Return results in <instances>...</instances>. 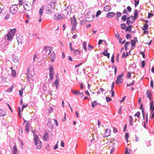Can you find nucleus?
<instances>
[{
    "label": "nucleus",
    "mask_w": 154,
    "mask_h": 154,
    "mask_svg": "<svg viewBox=\"0 0 154 154\" xmlns=\"http://www.w3.org/2000/svg\"><path fill=\"white\" fill-rule=\"evenodd\" d=\"M17 147L16 145H14L13 147L12 154H17Z\"/></svg>",
    "instance_id": "nucleus-21"
},
{
    "label": "nucleus",
    "mask_w": 154,
    "mask_h": 154,
    "mask_svg": "<svg viewBox=\"0 0 154 154\" xmlns=\"http://www.w3.org/2000/svg\"><path fill=\"white\" fill-rule=\"evenodd\" d=\"M34 141L35 145L38 149H40L42 146V143L39 140L38 136L36 135H34Z\"/></svg>",
    "instance_id": "nucleus-3"
},
{
    "label": "nucleus",
    "mask_w": 154,
    "mask_h": 154,
    "mask_svg": "<svg viewBox=\"0 0 154 154\" xmlns=\"http://www.w3.org/2000/svg\"><path fill=\"white\" fill-rule=\"evenodd\" d=\"M80 97H82L83 96V94L82 92H80L79 91L78 92Z\"/></svg>",
    "instance_id": "nucleus-60"
},
{
    "label": "nucleus",
    "mask_w": 154,
    "mask_h": 154,
    "mask_svg": "<svg viewBox=\"0 0 154 154\" xmlns=\"http://www.w3.org/2000/svg\"><path fill=\"white\" fill-rule=\"evenodd\" d=\"M43 138L45 141L49 139L48 134L47 133H46L44 134Z\"/></svg>",
    "instance_id": "nucleus-23"
},
{
    "label": "nucleus",
    "mask_w": 154,
    "mask_h": 154,
    "mask_svg": "<svg viewBox=\"0 0 154 154\" xmlns=\"http://www.w3.org/2000/svg\"><path fill=\"white\" fill-rule=\"evenodd\" d=\"M50 58L51 59L52 62H53L55 59V54L54 52L51 53L50 57Z\"/></svg>",
    "instance_id": "nucleus-16"
},
{
    "label": "nucleus",
    "mask_w": 154,
    "mask_h": 154,
    "mask_svg": "<svg viewBox=\"0 0 154 154\" xmlns=\"http://www.w3.org/2000/svg\"><path fill=\"white\" fill-rule=\"evenodd\" d=\"M107 48L106 49H105L103 52L102 53V54L104 56H106L108 58H109L110 54L109 53H107Z\"/></svg>",
    "instance_id": "nucleus-15"
},
{
    "label": "nucleus",
    "mask_w": 154,
    "mask_h": 154,
    "mask_svg": "<svg viewBox=\"0 0 154 154\" xmlns=\"http://www.w3.org/2000/svg\"><path fill=\"white\" fill-rule=\"evenodd\" d=\"M139 0H138L137 1L136 0H134L135 2V4H134V6L135 7H137V6L138 5L139 3Z\"/></svg>",
    "instance_id": "nucleus-41"
},
{
    "label": "nucleus",
    "mask_w": 154,
    "mask_h": 154,
    "mask_svg": "<svg viewBox=\"0 0 154 154\" xmlns=\"http://www.w3.org/2000/svg\"><path fill=\"white\" fill-rule=\"evenodd\" d=\"M29 125L28 123H27L25 127V130L26 132L28 133L29 132Z\"/></svg>",
    "instance_id": "nucleus-26"
},
{
    "label": "nucleus",
    "mask_w": 154,
    "mask_h": 154,
    "mask_svg": "<svg viewBox=\"0 0 154 154\" xmlns=\"http://www.w3.org/2000/svg\"><path fill=\"white\" fill-rule=\"evenodd\" d=\"M73 53L76 56L78 54H79L80 53V52L78 50H75L73 51Z\"/></svg>",
    "instance_id": "nucleus-24"
},
{
    "label": "nucleus",
    "mask_w": 154,
    "mask_h": 154,
    "mask_svg": "<svg viewBox=\"0 0 154 154\" xmlns=\"http://www.w3.org/2000/svg\"><path fill=\"white\" fill-rule=\"evenodd\" d=\"M124 76V74L123 73H121L120 75H118L117 77V80L116 81V83L117 84L122 83L123 80L122 77Z\"/></svg>",
    "instance_id": "nucleus-7"
},
{
    "label": "nucleus",
    "mask_w": 154,
    "mask_h": 154,
    "mask_svg": "<svg viewBox=\"0 0 154 154\" xmlns=\"http://www.w3.org/2000/svg\"><path fill=\"white\" fill-rule=\"evenodd\" d=\"M111 61L112 63H114V56L113 55H112L111 57Z\"/></svg>",
    "instance_id": "nucleus-59"
},
{
    "label": "nucleus",
    "mask_w": 154,
    "mask_h": 154,
    "mask_svg": "<svg viewBox=\"0 0 154 154\" xmlns=\"http://www.w3.org/2000/svg\"><path fill=\"white\" fill-rule=\"evenodd\" d=\"M13 87V86H12L11 88H10L9 89L6 90V91L8 92H11L12 91Z\"/></svg>",
    "instance_id": "nucleus-43"
},
{
    "label": "nucleus",
    "mask_w": 154,
    "mask_h": 154,
    "mask_svg": "<svg viewBox=\"0 0 154 154\" xmlns=\"http://www.w3.org/2000/svg\"><path fill=\"white\" fill-rule=\"evenodd\" d=\"M47 125L50 128H54L53 123L49 121L47 123Z\"/></svg>",
    "instance_id": "nucleus-20"
},
{
    "label": "nucleus",
    "mask_w": 154,
    "mask_h": 154,
    "mask_svg": "<svg viewBox=\"0 0 154 154\" xmlns=\"http://www.w3.org/2000/svg\"><path fill=\"white\" fill-rule=\"evenodd\" d=\"M23 93V89H22L21 90H19V94L21 96H22Z\"/></svg>",
    "instance_id": "nucleus-56"
},
{
    "label": "nucleus",
    "mask_w": 154,
    "mask_h": 154,
    "mask_svg": "<svg viewBox=\"0 0 154 154\" xmlns=\"http://www.w3.org/2000/svg\"><path fill=\"white\" fill-rule=\"evenodd\" d=\"M129 117V120H130L129 124L130 125H132L133 119L132 118V116H130Z\"/></svg>",
    "instance_id": "nucleus-35"
},
{
    "label": "nucleus",
    "mask_w": 154,
    "mask_h": 154,
    "mask_svg": "<svg viewBox=\"0 0 154 154\" xmlns=\"http://www.w3.org/2000/svg\"><path fill=\"white\" fill-rule=\"evenodd\" d=\"M6 113L5 109H0V116H4L6 114Z\"/></svg>",
    "instance_id": "nucleus-18"
},
{
    "label": "nucleus",
    "mask_w": 154,
    "mask_h": 154,
    "mask_svg": "<svg viewBox=\"0 0 154 154\" xmlns=\"http://www.w3.org/2000/svg\"><path fill=\"white\" fill-rule=\"evenodd\" d=\"M131 77V73L129 72H128L127 77L128 78L130 79Z\"/></svg>",
    "instance_id": "nucleus-49"
},
{
    "label": "nucleus",
    "mask_w": 154,
    "mask_h": 154,
    "mask_svg": "<svg viewBox=\"0 0 154 154\" xmlns=\"http://www.w3.org/2000/svg\"><path fill=\"white\" fill-rule=\"evenodd\" d=\"M71 91L74 95H77L78 93L79 92V91L74 90H72Z\"/></svg>",
    "instance_id": "nucleus-40"
},
{
    "label": "nucleus",
    "mask_w": 154,
    "mask_h": 154,
    "mask_svg": "<svg viewBox=\"0 0 154 154\" xmlns=\"http://www.w3.org/2000/svg\"><path fill=\"white\" fill-rule=\"evenodd\" d=\"M23 133V130L22 128H20L19 130V134H22Z\"/></svg>",
    "instance_id": "nucleus-61"
},
{
    "label": "nucleus",
    "mask_w": 154,
    "mask_h": 154,
    "mask_svg": "<svg viewBox=\"0 0 154 154\" xmlns=\"http://www.w3.org/2000/svg\"><path fill=\"white\" fill-rule=\"evenodd\" d=\"M16 37L18 44L23 42L24 38L22 35L18 34L16 35Z\"/></svg>",
    "instance_id": "nucleus-9"
},
{
    "label": "nucleus",
    "mask_w": 154,
    "mask_h": 154,
    "mask_svg": "<svg viewBox=\"0 0 154 154\" xmlns=\"http://www.w3.org/2000/svg\"><path fill=\"white\" fill-rule=\"evenodd\" d=\"M121 16V13L120 12H118L117 13V17H119Z\"/></svg>",
    "instance_id": "nucleus-64"
},
{
    "label": "nucleus",
    "mask_w": 154,
    "mask_h": 154,
    "mask_svg": "<svg viewBox=\"0 0 154 154\" xmlns=\"http://www.w3.org/2000/svg\"><path fill=\"white\" fill-rule=\"evenodd\" d=\"M29 1H25L23 3V9L20 11V12H25L26 11H31L33 8V5Z\"/></svg>",
    "instance_id": "nucleus-1"
},
{
    "label": "nucleus",
    "mask_w": 154,
    "mask_h": 154,
    "mask_svg": "<svg viewBox=\"0 0 154 154\" xmlns=\"http://www.w3.org/2000/svg\"><path fill=\"white\" fill-rule=\"evenodd\" d=\"M110 132L111 130L109 129L108 128L106 129L105 134V137H107L109 136L110 135Z\"/></svg>",
    "instance_id": "nucleus-19"
},
{
    "label": "nucleus",
    "mask_w": 154,
    "mask_h": 154,
    "mask_svg": "<svg viewBox=\"0 0 154 154\" xmlns=\"http://www.w3.org/2000/svg\"><path fill=\"white\" fill-rule=\"evenodd\" d=\"M97 104V102L96 101H93L92 103L91 106L93 108L95 106H96Z\"/></svg>",
    "instance_id": "nucleus-34"
},
{
    "label": "nucleus",
    "mask_w": 154,
    "mask_h": 154,
    "mask_svg": "<svg viewBox=\"0 0 154 154\" xmlns=\"http://www.w3.org/2000/svg\"><path fill=\"white\" fill-rule=\"evenodd\" d=\"M135 18L133 16H131L128 17L127 20V24L128 25L133 23L135 20Z\"/></svg>",
    "instance_id": "nucleus-10"
},
{
    "label": "nucleus",
    "mask_w": 154,
    "mask_h": 154,
    "mask_svg": "<svg viewBox=\"0 0 154 154\" xmlns=\"http://www.w3.org/2000/svg\"><path fill=\"white\" fill-rule=\"evenodd\" d=\"M131 37V35L130 34H128L126 35V38L127 39L130 38Z\"/></svg>",
    "instance_id": "nucleus-53"
},
{
    "label": "nucleus",
    "mask_w": 154,
    "mask_h": 154,
    "mask_svg": "<svg viewBox=\"0 0 154 154\" xmlns=\"http://www.w3.org/2000/svg\"><path fill=\"white\" fill-rule=\"evenodd\" d=\"M150 86L152 88H153V82L152 80L151 81Z\"/></svg>",
    "instance_id": "nucleus-62"
},
{
    "label": "nucleus",
    "mask_w": 154,
    "mask_h": 154,
    "mask_svg": "<svg viewBox=\"0 0 154 154\" xmlns=\"http://www.w3.org/2000/svg\"><path fill=\"white\" fill-rule=\"evenodd\" d=\"M153 101H152L150 103V108L152 112L154 110V105H153Z\"/></svg>",
    "instance_id": "nucleus-22"
},
{
    "label": "nucleus",
    "mask_w": 154,
    "mask_h": 154,
    "mask_svg": "<svg viewBox=\"0 0 154 154\" xmlns=\"http://www.w3.org/2000/svg\"><path fill=\"white\" fill-rule=\"evenodd\" d=\"M18 8L17 7V5H13L10 8V11L12 14H14L16 13L17 11Z\"/></svg>",
    "instance_id": "nucleus-6"
},
{
    "label": "nucleus",
    "mask_w": 154,
    "mask_h": 154,
    "mask_svg": "<svg viewBox=\"0 0 154 154\" xmlns=\"http://www.w3.org/2000/svg\"><path fill=\"white\" fill-rule=\"evenodd\" d=\"M45 50L47 51H48V54H49L52 50L51 48L50 47H45Z\"/></svg>",
    "instance_id": "nucleus-29"
},
{
    "label": "nucleus",
    "mask_w": 154,
    "mask_h": 154,
    "mask_svg": "<svg viewBox=\"0 0 154 154\" xmlns=\"http://www.w3.org/2000/svg\"><path fill=\"white\" fill-rule=\"evenodd\" d=\"M23 0H19V5H23Z\"/></svg>",
    "instance_id": "nucleus-55"
},
{
    "label": "nucleus",
    "mask_w": 154,
    "mask_h": 154,
    "mask_svg": "<svg viewBox=\"0 0 154 154\" xmlns=\"http://www.w3.org/2000/svg\"><path fill=\"white\" fill-rule=\"evenodd\" d=\"M148 25L146 24L144 25L143 27V28H142V29L144 30V29L146 30H147L148 28Z\"/></svg>",
    "instance_id": "nucleus-42"
},
{
    "label": "nucleus",
    "mask_w": 154,
    "mask_h": 154,
    "mask_svg": "<svg viewBox=\"0 0 154 154\" xmlns=\"http://www.w3.org/2000/svg\"><path fill=\"white\" fill-rule=\"evenodd\" d=\"M127 9L129 12H130L131 10V8L130 6H128L127 7Z\"/></svg>",
    "instance_id": "nucleus-58"
},
{
    "label": "nucleus",
    "mask_w": 154,
    "mask_h": 154,
    "mask_svg": "<svg viewBox=\"0 0 154 154\" xmlns=\"http://www.w3.org/2000/svg\"><path fill=\"white\" fill-rule=\"evenodd\" d=\"M142 67L144 68L145 65V61L144 60L142 61L141 62Z\"/></svg>",
    "instance_id": "nucleus-50"
},
{
    "label": "nucleus",
    "mask_w": 154,
    "mask_h": 154,
    "mask_svg": "<svg viewBox=\"0 0 154 154\" xmlns=\"http://www.w3.org/2000/svg\"><path fill=\"white\" fill-rule=\"evenodd\" d=\"M87 43L85 41L83 43V48L85 51H87V49L86 47Z\"/></svg>",
    "instance_id": "nucleus-30"
},
{
    "label": "nucleus",
    "mask_w": 154,
    "mask_h": 154,
    "mask_svg": "<svg viewBox=\"0 0 154 154\" xmlns=\"http://www.w3.org/2000/svg\"><path fill=\"white\" fill-rule=\"evenodd\" d=\"M101 12L100 11V10L98 11L97 12L96 16V17H98L99 15H100L101 14Z\"/></svg>",
    "instance_id": "nucleus-48"
},
{
    "label": "nucleus",
    "mask_w": 154,
    "mask_h": 154,
    "mask_svg": "<svg viewBox=\"0 0 154 154\" xmlns=\"http://www.w3.org/2000/svg\"><path fill=\"white\" fill-rule=\"evenodd\" d=\"M121 28L124 29H125V26H126V25L125 23H123L121 24Z\"/></svg>",
    "instance_id": "nucleus-45"
},
{
    "label": "nucleus",
    "mask_w": 154,
    "mask_h": 154,
    "mask_svg": "<svg viewBox=\"0 0 154 154\" xmlns=\"http://www.w3.org/2000/svg\"><path fill=\"white\" fill-rule=\"evenodd\" d=\"M49 75L50 78L51 80H53L54 78V69L52 66H51L49 69Z\"/></svg>",
    "instance_id": "nucleus-11"
},
{
    "label": "nucleus",
    "mask_w": 154,
    "mask_h": 154,
    "mask_svg": "<svg viewBox=\"0 0 154 154\" xmlns=\"http://www.w3.org/2000/svg\"><path fill=\"white\" fill-rule=\"evenodd\" d=\"M121 19L123 21H125L127 19L126 16L125 15L121 17Z\"/></svg>",
    "instance_id": "nucleus-39"
},
{
    "label": "nucleus",
    "mask_w": 154,
    "mask_h": 154,
    "mask_svg": "<svg viewBox=\"0 0 154 154\" xmlns=\"http://www.w3.org/2000/svg\"><path fill=\"white\" fill-rule=\"evenodd\" d=\"M138 11L137 10H135L134 11V18H135V19L137 18L138 16Z\"/></svg>",
    "instance_id": "nucleus-31"
},
{
    "label": "nucleus",
    "mask_w": 154,
    "mask_h": 154,
    "mask_svg": "<svg viewBox=\"0 0 154 154\" xmlns=\"http://www.w3.org/2000/svg\"><path fill=\"white\" fill-rule=\"evenodd\" d=\"M115 35L116 37L118 38L120 41H121L122 40L121 38H120V36L118 33V32H117L115 34Z\"/></svg>",
    "instance_id": "nucleus-28"
},
{
    "label": "nucleus",
    "mask_w": 154,
    "mask_h": 154,
    "mask_svg": "<svg viewBox=\"0 0 154 154\" xmlns=\"http://www.w3.org/2000/svg\"><path fill=\"white\" fill-rule=\"evenodd\" d=\"M71 21V25H72L71 30L72 31H74L76 29L77 26V22L75 17H73L70 18Z\"/></svg>",
    "instance_id": "nucleus-4"
},
{
    "label": "nucleus",
    "mask_w": 154,
    "mask_h": 154,
    "mask_svg": "<svg viewBox=\"0 0 154 154\" xmlns=\"http://www.w3.org/2000/svg\"><path fill=\"white\" fill-rule=\"evenodd\" d=\"M65 18L66 17L64 14L63 15L59 14H56L54 17V19L57 20H60Z\"/></svg>",
    "instance_id": "nucleus-8"
},
{
    "label": "nucleus",
    "mask_w": 154,
    "mask_h": 154,
    "mask_svg": "<svg viewBox=\"0 0 154 154\" xmlns=\"http://www.w3.org/2000/svg\"><path fill=\"white\" fill-rule=\"evenodd\" d=\"M110 9V7L108 5L105 6L104 8V11H109Z\"/></svg>",
    "instance_id": "nucleus-27"
},
{
    "label": "nucleus",
    "mask_w": 154,
    "mask_h": 154,
    "mask_svg": "<svg viewBox=\"0 0 154 154\" xmlns=\"http://www.w3.org/2000/svg\"><path fill=\"white\" fill-rule=\"evenodd\" d=\"M134 84V81L133 80L132 81L131 83V84H127L126 85V86H130L133 85Z\"/></svg>",
    "instance_id": "nucleus-57"
},
{
    "label": "nucleus",
    "mask_w": 154,
    "mask_h": 154,
    "mask_svg": "<svg viewBox=\"0 0 154 154\" xmlns=\"http://www.w3.org/2000/svg\"><path fill=\"white\" fill-rule=\"evenodd\" d=\"M115 16V14L113 12H109L107 13L106 17L108 18L113 17Z\"/></svg>",
    "instance_id": "nucleus-14"
},
{
    "label": "nucleus",
    "mask_w": 154,
    "mask_h": 154,
    "mask_svg": "<svg viewBox=\"0 0 154 154\" xmlns=\"http://www.w3.org/2000/svg\"><path fill=\"white\" fill-rule=\"evenodd\" d=\"M131 45L133 46L134 47L135 45L136 42L134 40H131Z\"/></svg>",
    "instance_id": "nucleus-38"
},
{
    "label": "nucleus",
    "mask_w": 154,
    "mask_h": 154,
    "mask_svg": "<svg viewBox=\"0 0 154 154\" xmlns=\"http://www.w3.org/2000/svg\"><path fill=\"white\" fill-rule=\"evenodd\" d=\"M16 32V29L15 28L11 29L6 35L7 39L10 41H11Z\"/></svg>",
    "instance_id": "nucleus-2"
},
{
    "label": "nucleus",
    "mask_w": 154,
    "mask_h": 154,
    "mask_svg": "<svg viewBox=\"0 0 154 154\" xmlns=\"http://www.w3.org/2000/svg\"><path fill=\"white\" fill-rule=\"evenodd\" d=\"M52 7L51 5H48L46 6L45 8V10L46 13L50 14L52 13Z\"/></svg>",
    "instance_id": "nucleus-12"
},
{
    "label": "nucleus",
    "mask_w": 154,
    "mask_h": 154,
    "mask_svg": "<svg viewBox=\"0 0 154 154\" xmlns=\"http://www.w3.org/2000/svg\"><path fill=\"white\" fill-rule=\"evenodd\" d=\"M29 68H28L27 69V72L26 73L27 77L28 79H29Z\"/></svg>",
    "instance_id": "nucleus-44"
},
{
    "label": "nucleus",
    "mask_w": 154,
    "mask_h": 154,
    "mask_svg": "<svg viewBox=\"0 0 154 154\" xmlns=\"http://www.w3.org/2000/svg\"><path fill=\"white\" fill-rule=\"evenodd\" d=\"M140 54L142 55V57L144 58H145V55L143 52L141 51L140 52Z\"/></svg>",
    "instance_id": "nucleus-63"
},
{
    "label": "nucleus",
    "mask_w": 154,
    "mask_h": 154,
    "mask_svg": "<svg viewBox=\"0 0 154 154\" xmlns=\"http://www.w3.org/2000/svg\"><path fill=\"white\" fill-rule=\"evenodd\" d=\"M129 44V43L128 42H127L125 45V48L126 50L128 49V46Z\"/></svg>",
    "instance_id": "nucleus-37"
},
{
    "label": "nucleus",
    "mask_w": 154,
    "mask_h": 154,
    "mask_svg": "<svg viewBox=\"0 0 154 154\" xmlns=\"http://www.w3.org/2000/svg\"><path fill=\"white\" fill-rule=\"evenodd\" d=\"M132 27V26L131 25H129L125 28L126 31H131Z\"/></svg>",
    "instance_id": "nucleus-32"
},
{
    "label": "nucleus",
    "mask_w": 154,
    "mask_h": 154,
    "mask_svg": "<svg viewBox=\"0 0 154 154\" xmlns=\"http://www.w3.org/2000/svg\"><path fill=\"white\" fill-rule=\"evenodd\" d=\"M140 112H138L135 114L134 116H136L138 118L140 116Z\"/></svg>",
    "instance_id": "nucleus-47"
},
{
    "label": "nucleus",
    "mask_w": 154,
    "mask_h": 154,
    "mask_svg": "<svg viewBox=\"0 0 154 154\" xmlns=\"http://www.w3.org/2000/svg\"><path fill=\"white\" fill-rule=\"evenodd\" d=\"M146 94L147 97L149 99V100L151 101H153L152 98V96L151 92L149 90H147L146 91Z\"/></svg>",
    "instance_id": "nucleus-13"
},
{
    "label": "nucleus",
    "mask_w": 154,
    "mask_h": 154,
    "mask_svg": "<svg viewBox=\"0 0 154 154\" xmlns=\"http://www.w3.org/2000/svg\"><path fill=\"white\" fill-rule=\"evenodd\" d=\"M114 143L111 141H110L109 143H108V149H111L112 148L114 147Z\"/></svg>",
    "instance_id": "nucleus-17"
},
{
    "label": "nucleus",
    "mask_w": 154,
    "mask_h": 154,
    "mask_svg": "<svg viewBox=\"0 0 154 154\" xmlns=\"http://www.w3.org/2000/svg\"><path fill=\"white\" fill-rule=\"evenodd\" d=\"M106 101L107 102H108L111 100V99L110 97H106Z\"/></svg>",
    "instance_id": "nucleus-51"
},
{
    "label": "nucleus",
    "mask_w": 154,
    "mask_h": 154,
    "mask_svg": "<svg viewBox=\"0 0 154 154\" xmlns=\"http://www.w3.org/2000/svg\"><path fill=\"white\" fill-rule=\"evenodd\" d=\"M59 80V79H57L54 82V84L55 85H58V84H59V83H58V81Z\"/></svg>",
    "instance_id": "nucleus-52"
},
{
    "label": "nucleus",
    "mask_w": 154,
    "mask_h": 154,
    "mask_svg": "<svg viewBox=\"0 0 154 154\" xmlns=\"http://www.w3.org/2000/svg\"><path fill=\"white\" fill-rule=\"evenodd\" d=\"M12 75L14 77H15L16 76V71L14 70H12Z\"/></svg>",
    "instance_id": "nucleus-36"
},
{
    "label": "nucleus",
    "mask_w": 154,
    "mask_h": 154,
    "mask_svg": "<svg viewBox=\"0 0 154 154\" xmlns=\"http://www.w3.org/2000/svg\"><path fill=\"white\" fill-rule=\"evenodd\" d=\"M44 8V6H42L40 9L39 11V13L40 14V16H41L42 15L43 10Z\"/></svg>",
    "instance_id": "nucleus-25"
},
{
    "label": "nucleus",
    "mask_w": 154,
    "mask_h": 154,
    "mask_svg": "<svg viewBox=\"0 0 154 154\" xmlns=\"http://www.w3.org/2000/svg\"><path fill=\"white\" fill-rule=\"evenodd\" d=\"M71 7L69 6L63 11V14L69 16L72 13Z\"/></svg>",
    "instance_id": "nucleus-5"
},
{
    "label": "nucleus",
    "mask_w": 154,
    "mask_h": 154,
    "mask_svg": "<svg viewBox=\"0 0 154 154\" xmlns=\"http://www.w3.org/2000/svg\"><path fill=\"white\" fill-rule=\"evenodd\" d=\"M56 1L55 0H53L52 2H51V5L52 6L53 5H54L56 3Z\"/></svg>",
    "instance_id": "nucleus-54"
},
{
    "label": "nucleus",
    "mask_w": 154,
    "mask_h": 154,
    "mask_svg": "<svg viewBox=\"0 0 154 154\" xmlns=\"http://www.w3.org/2000/svg\"><path fill=\"white\" fill-rule=\"evenodd\" d=\"M129 137V135L128 134V133H126L125 134V139L126 140H127V142H128V139Z\"/></svg>",
    "instance_id": "nucleus-46"
},
{
    "label": "nucleus",
    "mask_w": 154,
    "mask_h": 154,
    "mask_svg": "<svg viewBox=\"0 0 154 154\" xmlns=\"http://www.w3.org/2000/svg\"><path fill=\"white\" fill-rule=\"evenodd\" d=\"M18 61V58L17 57L14 56L13 57V61L14 62L16 63Z\"/></svg>",
    "instance_id": "nucleus-33"
}]
</instances>
